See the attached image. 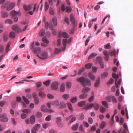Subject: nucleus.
<instances>
[{
  "mask_svg": "<svg viewBox=\"0 0 133 133\" xmlns=\"http://www.w3.org/2000/svg\"><path fill=\"white\" fill-rule=\"evenodd\" d=\"M77 81L79 82L83 87L87 85L90 86L91 84V82L90 80L88 79L84 78L83 77L77 78Z\"/></svg>",
  "mask_w": 133,
  "mask_h": 133,
  "instance_id": "obj_1",
  "label": "nucleus"
},
{
  "mask_svg": "<svg viewBox=\"0 0 133 133\" xmlns=\"http://www.w3.org/2000/svg\"><path fill=\"white\" fill-rule=\"evenodd\" d=\"M10 14L12 16V18L14 19V21L15 22H17L18 21V19L16 15H20L19 12L12 10Z\"/></svg>",
  "mask_w": 133,
  "mask_h": 133,
  "instance_id": "obj_2",
  "label": "nucleus"
},
{
  "mask_svg": "<svg viewBox=\"0 0 133 133\" xmlns=\"http://www.w3.org/2000/svg\"><path fill=\"white\" fill-rule=\"evenodd\" d=\"M37 56L40 59L43 60L47 59L48 57L47 52L44 51H43L40 55L38 54H37Z\"/></svg>",
  "mask_w": 133,
  "mask_h": 133,
  "instance_id": "obj_3",
  "label": "nucleus"
},
{
  "mask_svg": "<svg viewBox=\"0 0 133 133\" xmlns=\"http://www.w3.org/2000/svg\"><path fill=\"white\" fill-rule=\"evenodd\" d=\"M7 116V114L5 113L0 114V121L3 122H7L8 121V119Z\"/></svg>",
  "mask_w": 133,
  "mask_h": 133,
  "instance_id": "obj_4",
  "label": "nucleus"
},
{
  "mask_svg": "<svg viewBox=\"0 0 133 133\" xmlns=\"http://www.w3.org/2000/svg\"><path fill=\"white\" fill-rule=\"evenodd\" d=\"M70 19L71 21L73 24V28L75 29L77 27V23L75 21L74 18L73 14H71L70 15Z\"/></svg>",
  "mask_w": 133,
  "mask_h": 133,
  "instance_id": "obj_5",
  "label": "nucleus"
},
{
  "mask_svg": "<svg viewBox=\"0 0 133 133\" xmlns=\"http://www.w3.org/2000/svg\"><path fill=\"white\" fill-rule=\"evenodd\" d=\"M40 127V125L39 124H35L32 130L31 133H36V132L38 131Z\"/></svg>",
  "mask_w": 133,
  "mask_h": 133,
  "instance_id": "obj_6",
  "label": "nucleus"
},
{
  "mask_svg": "<svg viewBox=\"0 0 133 133\" xmlns=\"http://www.w3.org/2000/svg\"><path fill=\"white\" fill-rule=\"evenodd\" d=\"M12 29L13 30L16 32H21V29L19 28L17 25H16L12 26Z\"/></svg>",
  "mask_w": 133,
  "mask_h": 133,
  "instance_id": "obj_7",
  "label": "nucleus"
},
{
  "mask_svg": "<svg viewBox=\"0 0 133 133\" xmlns=\"http://www.w3.org/2000/svg\"><path fill=\"white\" fill-rule=\"evenodd\" d=\"M8 4L9 5L7 7V8L6 9V10L7 11H10L12 10L15 5V3L14 2L10 3L9 1H8Z\"/></svg>",
  "mask_w": 133,
  "mask_h": 133,
  "instance_id": "obj_8",
  "label": "nucleus"
},
{
  "mask_svg": "<svg viewBox=\"0 0 133 133\" xmlns=\"http://www.w3.org/2000/svg\"><path fill=\"white\" fill-rule=\"evenodd\" d=\"M32 95L34 98L35 103L36 104H38L39 103V99L36 94L34 92L33 93Z\"/></svg>",
  "mask_w": 133,
  "mask_h": 133,
  "instance_id": "obj_9",
  "label": "nucleus"
},
{
  "mask_svg": "<svg viewBox=\"0 0 133 133\" xmlns=\"http://www.w3.org/2000/svg\"><path fill=\"white\" fill-rule=\"evenodd\" d=\"M58 85V82L57 81H55L51 84V88L53 90H56L57 88Z\"/></svg>",
  "mask_w": 133,
  "mask_h": 133,
  "instance_id": "obj_10",
  "label": "nucleus"
},
{
  "mask_svg": "<svg viewBox=\"0 0 133 133\" xmlns=\"http://www.w3.org/2000/svg\"><path fill=\"white\" fill-rule=\"evenodd\" d=\"M56 122L59 127H62L63 126V124L61 122V118L60 117H58L57 118Z\"/></svg>",
  "mask_w": 133,
  "mask_h": 133,
  "instance_id": "obj_11",
  "label": "nucleus"
},
{
  "mask_svg": "<svg viewBox=\"0 0 133 133\" xmlns=\"http://www.w3.org/2000/svg\"><path fill=\"white\" fill-rule=\"evenodd\" d=\"M9 16L8 13L5 11H2L1 12V17L3 18H6Z\"/></svg>",
  "mask_w": 133,
  "mask_h": 133,
  "instance_id": "obj_12",
  "label": "nucleus"
},
{
  "mask_svg": "<svg viewBox=\"0 0 133 133\" xmlns=\"http://www.w3.org/2000/svg\"><path fill=\"white\" fill-rule=\"evenodd\" d=\"M32 5L30 4L28 5H24L23 7L26 11H28L30 10L32 8Z\"/></svg>",
  "mask_w": 133,
  "mask_h": 133,
  "instance_id": "obj_13",
  "label": "nucleus"
},
{
  "mask_svg": "<svg viewBox=\"0 0 133 133\" xmlns=\"http://www.w3.org/2000/svg\"><path fill=\"white\" fill-rule=\"evenodd\" d=\"M59 35L60 36H62L65 38H68L69 36L68 34L66 32H60L59 33Z\"/></svg>",
  "mask_w": 133,
  "mask_h": 133,
  "instance_id": "obj_14",
  "label": "nucleus"
},
{
  "mask_svg": "<svg viewBox=\"0 0 133 133\" xmlns=\"http://www.w3.org/2000/svg\"><path fill=\"white\" fill-rule=\"evenodd\" d=\"M100 82V78L98 77L95 81L94 84V86L96 87H98L99 84Z\"/></svg>",
  "mask_w": 133,
  "mask_h": 133,
  "instance_id": "obj_15",
  "label": "nucleus"
},
{
  "mask_svg": "<svg viewBox=\"0 0 133 133\" xmlns=\"http://www.w3.org/2000/svg\"><path fill=\"white\" fill-rule=\"evenodd\" d=\"M8 34L7 32H4L3 33V40L4 42H6L8 39Z\"/></svg>",
  "mask_w": 133,
  "mask_h": 133,
  "instance_id": "obj_16",
  "label": "nucleus"
},
{
  "mask_svg": "<svg viewBox=\"0 0 133 133\" xmlns=\"http://www.w3.org/2000/svg\"><path fill=\"white\" fill-rule=\"evenodd\" d=\"M90 90L89 88L88 87H84L82 90V93H87Z\"/></svg>",
  "mask_w": 133,
  "mask_h": 133,
  "instance_id": "obj_17",
  "label": "nucleus"
},
{
  "mask_svg": "<svg viewBox=\"0 0 133 133\" xmlns=\"http://www.w3.org/2000/svg\"><path fill=\"white\" fill-rule=\"evenodd\" d=\"M88 76L89 78L92 80H94L95 78V77L94 76V75H93V73L92 72H90L89 73L88 75Z\"/></svg>",
  "mask_w": 133,
  "mask_h": 133,
  "instance_id": "obj_18",
  "label": "nucleus"
},
{
  "mask_svg": "<svg viewBox=\"0 0 133 133\" xmlns=\"http://www.w3.org/2000/svg\"><path fill=\"white\" fill-rule=\"evenodd\" d=\"M32 51L34 53H35L36 52H40L41 51V49L39 47L34 48H33Z\"/></svg>",
  "mask_w": 133,
  "mask_h": 133,
  "instance_id": "obj_19",
  "label": "nucleus"
},
{
  "mask_svg": "<svg viewBox=\"0 0 133 133\" xmlns=\"http://www.w3.org/2000/svg\"><path fill=\"white\" fill-rule=\"evenodd\" d=\"M87 95V93H82L79 96V98L82 99H84L85 98Z\"/></svg>",
  "mask_w": 133,
  "mask_h": 133,
  "instance_id": "obj_20",
  "label": "nucleus"
},
{
  "mask_svg": "<svg viewBox=\"0 0 133 133\" xmlns=\"http://www.w3.org/2000/svg\"><path fill=\"white\" fill-rule=\"evenodd\" d=\"M8 1L5 2L3 4L1 8L2 9H4L5 8L6 9L7 8V7L9 5Z\"/></svg>",
  "mask_w": 133,
  "mask_h": 133,
  "instance_id": "obj_21",
  "label": "nucleus"
},
{
  "mask_svg": "<svg viewBox=\"0 0 133 133\" xmlns=\"http://www.w3.org/2000/svg\"><path fill=\"white\" fill-rule=\"evenodd\" d=\"M97 55V54L93 52L91 53V55L89 56L88 58V59H92L95 56H96Z\"/></svg>",
  "mask_w": 133,
  "mask_h": 133,
  "instance_id": "obj_22",
  "label": "nucleus"
},
{
  "mask_svg": "<svg viewBox=\"0 0 133 133\" xmlns=\"http://www.w3.org/2000/svg\"><path fill=\"white\" fill-rule=\"evenodd\" d=\"M70 101L73 103H74L77 101V98L76 96L72 97L70 99Z\"/></svg>",
  "mask_w": 133,
  "mask_h": 133,
  "instance_id": "obj_23",
  "label": "nucleus"
},
{
  "mask_svg": "<svg viewBox=\"0 0 133 133\" xmlns=\"http://www.w3.org/2000/svg\"><path fill=\"white\" fill-rule=\"evenodd\" d=\"M123 127L124 130H123L122 133H126L128 131V129L127 126L125 123H124L123 124Z\"/></svg>",
  "mask_w": 133,
  "mask_h": 133,
  "instance_id": "obj_24",
  "label": "nucleus"
},
{
  "mask_svg": "<svg viewBox=\"0 0 133 133\" xmlns=\"http://www.w3.org/2000/svg\"><path fill=\"white\" fill-rule=\"evenodd\" d=\"M102 58L101 56L97 57L96 58V62L99 63L102 62Z\"/></svg>",
  "mask_w": 133,
  "mask_h": 133,
  "instance_id": "obj_25",
  "label": "nucleus"
},
{
  "mask_svg": "<svg viewBox=\"0 0 133 133\" xmlns=\"http://www.w3.org/2000/svg\"><path fill=\"white\" fill-rule=\"evenodd\" d=\"M93 105V107L94 109L96 111L98 110L99 108V105L96 103H94Z\"/></svg>",
  "mask_w": 133,
  "mask_h": 133,
  "instance_id": "obj_26",
  "label": "nucleus"
},
{
  "mask_svg": "<svg viewBox=\"0 0 133 133\" xmlns=\"http://www.w3.org/2000/svg\"><path fill=\"white\" fill-rule=\"evenodd\" d=\"M112 77L114 78L115 79V82H116L117 80L119 77V75L118 74H117L116 75V74L114 73L112 74Z\"/></svg>",
  "mask_w": 133,
  "mask_h": 133,
  "instance_id": "obj_27",
  "label": "nucleus"
},
{
  "mask_svg": "<svg viewBox=\"0 0 133 133\" xmlns=\"http://www.w3.org/2000/svg\"><path fill=\"white\" fill-rule=\"evenodd\" d=\"M5 23L6 24H12L13 21L11 19H6L5 21Z\"/></svg>",
  "mask_w": 133,
  "mask_h": 133,
  "instance_id": "obj_28",
  "label": "nucleus"
},
{
  "mask_svg": "<svg viewBox=\"0 0 133 133\" xmlns=\"http://www.w3.org/2000/svg\"><path fill=\"white\" fill-rule=\"evenodd\" d=\"M50 104L52 105H56L57 106H58L59 105V102L57 100H56L55 101L51 102H50Z\"/></svg>",
  "mask_w": 133,
  "mask_h": 133,
  "instance_id": "obj_29",
  "label": "nucleus"
},
{
  "mask_svg": "<svg viewBox=\"0 0 133 133\" xmlns=\"http://www.w3.org/2000/svg\"><path fill=\"white\" fill-rule=\"evenodd\" d=\"M67 105L69 110L71 111H73V109L71 104L69 102L67 103Z\"/></svg>",
  "mask_w": 133,
  "mask_h": 133,
  "instance_id": "obj_30",
  "label": "nucleus"
},
{
  "mask_svg": "<svg viewBox=\"0 0 133 133\" xmlns=\"http://www.w3.org/2000/svg\"><path fill=\"white\" fill-rule=\"evenodd\" d=\"M41 109L42 111L43 112H46L48 111L46 107L44 105L41 106Z\"/></svg>",
  "mask_w": 133,
  "mask_h": 133,
  "instance_id": "obj_31",
  "label": "nucleus"
},
{
  "mask_svg": "<svg viewBox=\"0 0 133 133\" xmlns=\"http://www.w3.org/2000/svg\"><path fill=\"white\" fill-rule=\"evenodd\" d=\"M106 125V123L105 121H102L100 125V128L101 129H103Z\"/></svg>",
  "mask_w": 133,
  "mask_h": 133,
  "instance_id": "obj_32",
  "label": "nucleus"
},
{
  "mask_svg": "<svg viewBox=\"0 0 133 133\" xmlns=\"http://www.w3.org/2000/svg\"><path fill=\"white\" fill-rule=\"evenodd\" d=\"M39 95L40 97L42 98H44L46 96V95L45 93L42 91H40L39 92Z\"/></svg>",
  "mask_w": 133,
  "mask_h": 133,
  "instance_id": "obj_33",
  "label": "nucleus"
},
{
  "mask_svg": "<svg viewBox=\"0 0 133 133\" xmlns=\"http://www.w3.org/2000/svg\"><path fill=\"white\" fill-rule=\"evenodd\" d=\"M78 124L77 123H76V124L74 125L72 127V130H76L78 127Z\"/></svg>",
  "mask_w": 133,
  "mask_h": 133,
  "instance_id": "obj_34",
  "label": "nucleus"
},
{
  "mask_svg": "<svg viewBox=\"0 0 133 133\" xmlns=\"http://www.w3.org/2000/svg\"><path fill=\"white\" fill-rule=\"evenodd\" d=\"M92 65V63H89L86 64L85 65V67L86 69H89L91 68Z\"/></svg>",
  "mask_w": 133,
  "mask_h": 133,
  "instance_id": "obj_35",
  "label": "nucleus"
},
{
  "mask_svg": "<svg viewBox=\"0 0 133 133\" xmlns=\"http://www.w3.org/2000/svg\"><path fill=\"white\" fill-rule=\"evenodd\" d=\"M85 103V101H82L79 102L78 103V106L81 107L84 105Z\"/></svg>",
  "mask_w": 133,
  "mask_h": 133,
  "instance_id": "obj_36",
  "label": "nucleus"
},
{
  "mask_svg": "<svg viewBox=\"0 0 133 133\" xmlns=\"http://www.w3.org/2000/svg\"><path fill=\"white\" fill-rule=\"evenodd\" d=\"M15 33L13 31L10 32L9 35V37L12 38H14L15 37Z\"/></svg>",
  "mask_w": 133,
  "mask_h": 133,
  "instance_id": "obj_37",
  "label": "nucleus"
},
{
  "mask_svg": "<svg viewBox=\"0 0 133 133\" xmlns=\"http://www.w3.org/2000/svg\"><path fill=\"white\" fill-rule=\"evenodd\" d=\"M106 110V109L104 107L102 106L100 107V111L101 112L104 113L105 112Z\"/></svg>",
  "mask_w": 133,
  "mask_h": 133,
  "instance_id": "obj_38",
  "label": "nucleus"
},
{
  "mask_svg": "<svg viewBox=\"0 0 133 133\" xmlns=\"http://www.w3.org/2000/svg\"><path fill=\"white\" fill-rule=\"evenodd\" d=\"M93 104L91 103L89 105H87L85 107V109L86 110H88L89 109L91 108L93 106Z\"/></svg>",
  "mask_w": 133,
  "mask_h": 133,
  "instance_id": "obj_39",
  "label": "nucleus"
},
{
  "mask_svg": "<svg viewBox=\"0 0 133 133\" xmlns=\"http://www.w3.org/2000/svg\"><path fill=\"white\" fill-rule=\"evenodd\" d=\"M44 9L46 11L49 7V5L48 3L47 2H45V3L44 5Z\"/></svg>",
  "mask_w": 133,
  "mask_h": 133,
  "instance_id": "obj_40",
  "label": "nucleus"
},
{
  "mask_svg": "<svg viewBox=\"0 0 133 133\" xmlns=\"http://www.w3.org/2000/svg\"><path fill=\"white\" fill-rule=\"evenodd\" d=\"M30 122L31 123H34L35 122V117L34 115H32L30 117Z\"/></svg>",
  "mask_w": 133,
  "mask_h": 133,
  "instance_id": "obj_41",
  "label": "nucleus"
},
{
  "mask_svg": "<svg viewBox=\"0 0 133 133\" xmlns=\"http://www.w3.org/2000/svg\"><path fill=\"white\" fill-rule=\"evenodd\" d=\"M108 73L107 72H105L101 75V77L102 78H104L106 77L108 75Z\"/></svg>",
  "mask_w": 133,
  "mask_h": 133,
  "instance_id": "obj_42",
  "label": "nucleus"
},
{
  "mask_svg": "<svg viewBox=\"0 0 133 133\" xmlns=\"http://www.w3.org/2000/svg\"><path fill=\"white\" fill-rule=\"evenodd\" d=\"M65 89V84L64 83L62 84L61 85L60 87L61 91L62 92H63Z\"/></svg>",
  "mask_w": 133,
  "mask_h": 133,
  "instance_id": "obj_43",
  "label": "nucleus"
},
{
  "mask_svg": "<svg viewBox=\"0 0 133 133\" xmlns=\"http://www.w3.org/2000/svg\"><path fill=\"white\" fill-rule=\"evenodd\" d=\"M52 21L54 26H56L57 25V19L56 17H54L52 19Z\"/></svg>",
  "mask_w": 133,
  "mask_h": 133,
  "instance_id": "obj_44",
  "label": "nucleus"
},
{
  "mask_svg": "<svg viewBox=\"0 0 133 133\" xmlns=\"http://www.w3.org/2000/svg\"><path fill=\"white\" fill-rule=\"evenodd\" d=\"M42 40L44 42L48 44L49 42V41L47 39L45 36H44L43 37Z\"/></svg>",
  "mask_w": 133,
  "mask_h": 133,
  "instance_id": "obj_45",
  "label": "nucleus"
},
{
  "mask_svg": "<svg viewBox=\"0 0 133 133\" xmlns=\"http://www.w3.org/2000/svg\"><path fill=\"white\" fill-rule=\"evenodd\" d=\"M62 97L64 99L67 100L69 97V95L68 94H64L63 95Z\"/></svg>",
  "mask_w": 133,
  "mask_h": 133,
  "instance_id": "obj_46",
  "label": "nucleus"
},
{
  "mask_svg": "<svg viewBox=\"0 0 133 133\" xmlns=\"http://www.w3.org/2000/svg\"><path fill=\"white\" fill-rule=\"evenodd\" d=\"M45 32L44 30L42 29L40 31L39 33V35L41 36H42L45 34Z\"/></svg>",
  "mask_w": 133,
  "mask_h": 133,
  "instance_id": "obj_47",
  "label": "nucleus"
},
{
  "mask_svg": "<svg viewBox=\"0 0 133 133\" xmlns=\"http://www.w3.org/2000/svg\"><path fill=\"white\" fill-rule=\"evenodd\" d=\"M60 107L61 108H64L66 107V104L64 102H61L60 104Z\"/></svg>",
  "mask_w": 133,
  "mask_h": 133,
  "instance_id": "obj_48",
  "label": "nucleus"
},
{
  "mask_svg": "<svg viewBox=\"0 0 133 133\" xmlns=\"http://www.w3.org/2000/svg\"><path fill=\"white\" fill-rule=\"evenodd\" d=\"M102 104L106 108H108V104L105 101H103L102 102Z\"/></svg>",
  "mask_w": 133,
  "mask_h": 133,
  "instance_id": "obj_49",
  "label": "nucleus"
},
{
  "mask_svg": "<svg viewBox=\"0 0 133 133\" xmlns=\"http://www.w3.org/2000/svg\"><path fill=\"white\" fill-rule=\"evenodd\" d=\"M22 98L23 100L27 104H28L29 103V101L28 99L25 96H23Z\"/></svg>",
  "mask_w": 133,
  "mask_h": 133,
  "instance_id": "obj_50",
  "label": "nucleus"
},
{
  "mask_svg": "<svg viewBox=\"0 0 133 133\" xmlns=\"http://www.w3.org/2000/svg\"><path fill=\"white\" fill-rule=\"evenodd\" d=\"M49 123H45L44 124L42 125V127L44 129H46L49 126Z\"/></svg>",
  "mask_w": 133,
  "mask_h": 133,
  "instance_id": "obj_51",
  "label": "nucleus"
},
{
  "mask_svg": "<svg viewBox=\"0 0 133 133\" xmlns=\"http://www.w3.org/2000/svg\"><path fill=\"white\" fill-rule=\"evenodd\" d=\"M72 9L70 7L68 6L66 7V12L68 13H69L71 11Z\"/></svg>",
  "mask_w": 133,
  "mask_h": 133,
  "instance_id": "obj_52",
  "label": "nucleus"
},
{
  "mask_svg": "<svg viewBox=\"0 0 133 133\" xmlns=\"http://www.w3.org/2000/svg\"><path fill=\"white\" fill-rule=\"evenodd\" d=\"M50 82L51 81L50 80H48L44 82L43 84L47 86L49 85Z\"/></svg>",
  "mask_w": 133,
  "mask_h": 133,
  "instance_id": "obj_53",
  "label": "nucleus"
},
{
  "mask_svg": "<svg viewBox=\"0 0 133 133\" xmlns=\"http://www.w3.org/2000/svg\"><path fill=\"white\" fill-rule=\"evenodd\" d=\"M67 42V40L66 39H63L62 43L63 46L64 47L66 46Z\"/></svg>",
  "mask_w": 133,
  "mask_h": 133,
  "instance_id": "obj_54",
  "label": "nucleus"
},
{
  "mask_svg": "<svg viewBox=\"0 0 133 133\" xmlns=\"http://www.w3.org/2000/svg\"><path fill=\"white\" fill-rule=\"evenodd\" d=\"M6 103V102L5 101H0V106L3 107L4 106Z\"/></svg>",
  "mask_w": 133,
  "mask_h": 133,
  "instance_id": "obj_55",
  "label": "nucleus"
},
{
  "mask_svg": "<svg viewBox=\"0 0 133 133\" xmlns=\"http://www.w3.org/2000/svg\"><path fill=\"white\" fill-rule=\"evenodd\" d=\"M110 53L111 56H114L115 57H116V52L115 51L113 50L112 51H110Z\"/></svg>",
  "mask_w": 133,
  "mask_h": 133,
  "instance_id": "obj_56",
  "label": "nucleus"
},
{
  "mask_svg": "<svg viewBox=\"0 0 133 133\" xmlns=\"http://www.w3.org/2000/svg\"><path fill=\"white\" fill-rule=\"evenodd\" d=\"M57 0H48V2L50 5H53V2H56Z\"/></svg>",
  "mask_w": 133,
  "mask_h": 133,
  "instance_id": "obj_57",
  "label": "nucleus"
},
{
  "mask_svg": "<svg viewBox=\"0 0 133 133\" xmlns=\"http://www.w3.org/2000/svg\"><path fill=\"white\" fill-rule=\"evenodd\" d=\"M76 118L75 117L73 116L72 117V118H71V120L69 121V124H71V123H72V122H74L76 119Z\"/></svg>",
  "mask_w": 133,
  "mask_h": 133,
  "instance_id": "obj_58",
  "label": "nucleus"
},
{
  "mask_svg": "<svg viewBox=\"0 0 133 133\" xmlns=\"http://www.w3.org/2000/svg\"><path fill=\"white\" fill-rule=\"evenodd\" d=\"M42 116L41 113L40 112H38L36 114V116L38 118L41 117Z\"/></svg>",
  "mask_w": 133,
  "mask_h": 133,
  "instance_id": "obj_59",
  "label": "nucleus"
},
{
  "mask_svg": "<svg viewBox=\"0 0 133 133\" xmlns=\"http://www.w3.org/2000/svg\"><path fill=\"white\" fill-rule=\"evenodd\" d=\"M23 112L24 113H30V109H23L22 110Z\"/></svg>",
  "mask_w": 133,
  "mask_h": 133,
  "instance_id": "obj_60",
  "label": "nucleus"
},
{
  "mask_svg": "<svg viewBox=\"0 0 133 133\" xmlns=\"http://www.w3.org/2000/svg\"><path fill=\"white\" fill-rule=\"evenodd\" d=\"M114 82V80L112 78H111L107 82V84L108 85Z\"/></svg>",
  "mask_w": 133,
  "mask_h": 133,
  "instance_id": "obj_61",
  "label": "nucleus"
},
{
  "mask_svg": "<svg viewBox=\"0 0 133 133\" xmlns=\"http://www.w3.org/2000/svg\"><path fill=\"white\" fill-rule=\"evenodd\" d=\"M11 44V43L10 42H9L8 43V44L7 45L6 49V51H7V52H8L9 50V47L10 46V45Z\"/></svg>",
  "mask_w": 133,
  "mask_h": 133,
  "instance_id": "obj_62",
  "label": "nucleus"
},
{
  "mask_svg": "<svg viewBox=\"0 0 133 133\" xmlns=\"http://www.w3.org/2000/svg\"><path fill=\"white\" fill-rule=\"evenodd\" d=\"M112 96H107L106 98V99L108 102H111V99Z\"/></svg>",
  "mask_w": 133,
  "mask_h": 133,
  "instance_id": "obj_63",
  "label": "nucleus"
},
{
  "mask_svg": "<svg viewBox=\"0 0 133 133\" xmlns=\"http://www.w3.org/2000/svg\"><path fill=\"white\" fill-rule=\"evenodd\" d=\"M104 47L105 49H110L111 48L110 44L109 43H108L107 44L105 45Z\"/></svg>",
  "mask_w": 133,
  "mask_h": 133,
  "instance_id": "obj_64",
  "label": "nucleus"
}]
</instances>
